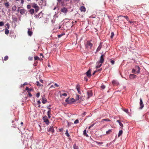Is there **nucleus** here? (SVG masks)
Returning a JSON list of instances; mask_svg holds the SVG:
<instances>
[{"label": "nucleus", "instance_id": "obj_42", "mask_svg": "<svg viewBox=\"0 0 149 149\" xmlns=\"http://www.w3.org/2000/svg\"><path fill=\"white\" fill-rule=\"evenodd\" d=\"M40 103H41V102L39 100L37 101V104L39 105L38 106L39 107H40Z\"/></svg>", "mask_w": 149, "mask_h": 149}, {"label": "nucleus", "instance_id": "obj_32", "mask_svg": "<svg viewBox=\"0 0 149 149\" xmlns=\"http://www.w3.org/2000/svg\"><path fill=\"white\" fill-rule=\"evenodd\" d=\"M9 32V31L8 30V29H6L5 31V34L6 35H7L8 34Z\"/></svg>", "mask_w": 149, "mask_h": 149}, {"label": "nucleus", "instance_id": "obj_51", "mask_svg": "<svg viewBox=\"0 0 149 149\" xmlns=\"http://www.w3.org/2000/svg\"><path fill=\"white\" fill-rule=\"evenodd\" d=\"M6 26H7L8 29H9L10 27L9 24L8 23H7L6 24Z\"/></svg>", "mask_w": 149, "mask_h": 149}, {"label": "nucleus", "instance_id": "obj_57", "mask_svg": "<svg viewBox=\"0 0 149 149\" xmlns=\"http://www.w3.org/2000/svg\"><path fill=\"white\" fill-rule=\"evenodd\" d=\"M138 72H137V73H139L140 72V68L139 67H138Z\"/></svg>", "mask_w": 149, "mask_h": 149}, {"label": "nucleus", "instance_id": "obj_62", "mask_svg": "<svg viewBox=\"0 0 149 149\" xmlns=\"http://www.w3.org/2000/svg\"><path fill=\"white\" fill-rule=\"evenodd\" d=\"M40 82L42 83H43V80H42V79H40Z\"/></svg>", "mask_w": 149, "mask_h": 149}, {"label": "nucleus", "instance_id": "obj_48", "mask_svg": "<svg viewBox=\"0 0 149 149\" xmlns=\"http://www.w3.org/2000/svg\"><path fill=\"white\" fill-rule=\"evenodd\" d=\"M40 93H38L36 94V97H39L40 96Z\"/></svg>", "mask_w": 149, "mask_h": 149}, {"label": "nucleus", "instance_id": "obj_38", "mask_svg": "<svg viewBox=\"0 0 149 149\" xmlns=\"http://www.w3.org/2000/svg\"><path fill=\"white\" fill-rule=\"evenodd\" d=\"M102 120V121H110V120L108 118L103 119Z\"/></svg>", "mask_w": 149, "mask_h": 149}, {"label": "nucleus", "instance_id": "obj_23", "mask_svg": "<svg viewBox=\"0 0 149 149\" xmlns=\"http://www.w3.org/2000/svg\"><path fill=\"white\" fill-rule=\"evenodd\" d=\"M35 12V10L34 9H31L30 10H29V12L31 14V15H33V14Z\"/></svg>", "mask_w": 149, "mask_h": 149}, {"label": "nucleus", "instance_id": "obj_36", "mask_svg": "<svg viewBox=\"0 0 149 149\" xmlns=\"http://www.w3.org/2000/svg\"><path fill=\"white\" fill-rule=\"evenodd\" d=\"M114 35V33L113 32H111V36H110L111 38H113Z\"/></svg>", "mask_w": 149, "mask_h": 149}, {"label": "nucleus", "instance_id": "obj_11", "mask_svg": "<svg viewBox=\"0 0 149 149\" xmlns=\"http://www.w3.org/2000/svg\"><path fill=\"white\" fill-rule=\"evenodd\" d=\"M47 109H49L48 111L47 112V114L48 118H50L51 116L50 115L51 114V109L50 108L47 107Z\"/></svg>", "mask_w": 149, "mask_h": 149}, {"label": "nucleus", "instance_id": "obj_21", "mask_svg": "<svg viewBox=\"0 0 149 149\" xmlns=\"http://www.w3.org/2000/svg\"><path fill=\"white\" fill-rule=\"evenodd\" d=\"M86 128L84 131L83 132V134L84 136H86L87 137H88V134L86 133Z\"/></svg>", "mask_w": 149, "mask_h": 149}, {"label": "nucleus", "instance_id": "obj_28", "mask_svg": "<svg viewBox=\"0 0 149 149\" xmlns=\"http://www.w3.org/2000/svg\"><path fill=\"white\" fill-rule=\"evenodd\" d=\"M58 2L59 3H61L62 4H63L64 2V1L63 0H58Z\"/></svg>", "mask_w": 149, "mask_h": 149}, {"label": "nucleus", "instance_id": "obj_13", "mask_svg": "<svg viewBox=\"0 0 149 149\" xmlns=\"http://www.w3.org/2000/svg\"><path fill=\"white\" fill-rule=\"evenodd\" d=\"M76 101L75 99L72 98L70 100V102L68 103V104H71L72 102Z\"/></svg>", "mask_w": 149, "mask_h": 149}, {"label": "nucleus", "instance_id": "obj_3", "mask_svg": "<svg viewBox=\"0 0 149 149\" xmlns=\"http://www.w3.org/2000/svg\"><path fill=\"white\" fill-rule=\"evenodd\" d=\"M43 119L44 122H45L47 125H48L49 124V122L47 116H45L43 117Z\"/></svg>", "mask_w": 149, "mask_h": 149}, {"label": "nucleus", "instance_id": "obj_4", "mask_svg": "<svg viewBox=\"0 0 149 149\" xmlns=\"http://www.w3.org/2000/svg\"><path fill=\"white\" fill-rule=\"evenodd\" d=\"M104 61V55H102L100 57V59L99 60V63H102Z\"/></svg>", "mask_w": 149, "mask_h": 149}, {"label": "nucleus", "instance_id": "obj_50", "mask_svg": "<svg viewBox=\"0 0 149 149\" xmlns=\"http://www.w3.org/2000/svg\"><path fill=\"white\" fill-rule=\"evenodd\" d=\"M31 5H27V8L28 9H30L31 8Z\"/></svg>", "mask_w": 149, "mask_h": 149}, {"label": "nucleus", "instance_id": "obj_61", "mask_svg": "<svg viewBox=\"0 0 149 149\" xmlns=\"http://www.w3.org/2000/svg\"><path fill=\"white\" fill-rule=\"evenodd\" d=\"M21 3L22 4H23L24 2V0H21Z\"/></svg>", "mask_w": 149, "mask_h": 149}, {"label": "nucleus", "instance_id": "obj_35", "mask_svg": "<svg viewBox=\"0 0 149 149\" xmlns=\"http://www.w3.org/2000/svg\"><path fill=\"white\" fill-rule=\"evenodd\" d=\"M28 85V84L27 82H25L23 85H21V87H22V86H24L25 85Z\"/></svg>", "mask_w": 149, "mask_h": 149}, {"label": "nucleus", "instance_id": "obj_6", "mask_svg": "<svg viewBox=\"0 0 149 149\" xmlns=\"http://www.w3.org/2000/svg\"><path fill=\"white\" fill-rule=\"evenodd\" d=\"M91 70L89 69L88 71L86 73V75L88 77H90L91 76Z\"/></svg>", "mask_w": 149, "mask_h": 149}, {"label": "nucleus", "instance_id": "obj_10", "mask_svg": "<svg viewBox=\"0 0 149 149\" xmlns=\"http://www.w3.org/2000/svg\"><path fill=\"white\" fill-rule=\"evenodd\" d=\"M140 104L141 106L140 108L141 109L143 108L144 107V104H143V102L142 100V99L141 98H140Z\"/></svg>", "mask_w": 149, "mask_h": 149}, {"label": "nucleus", "instance_id": "obj_33", "mask_svg": "<svg viewBox=\"0 0 149 149\" xmlns=\"http://www.w3.org/2000/svg\"><path fill=\"white\" fill-rule=\"evenodd\" d=\"M4 5L7 8H8L9 6V4L8 2L5 3Z\"/></svg>", "mask_w": 149, "mask_h": 149}, {"label": "nucleus", "instance_id": "obj_17", "mask_svg": "<svg viewBox=\"0 0 149 149\" xmlns=\"http://www.w3.org/2000/svg\"><path fill=\"white\" fill-rule=\"evenodd\" d=\"M80 10L81 12H85L86 11V8L84 6H81L80 8Z\"/></svg>", "mask_w": 149, "mask_h": 149}, {"label": "nucleus", "instance_id": "obj_12", "mask_svg": "<svg viewBox=\"0 0 149 149\" xmlns=\"http://www.w3.org/2000/svg\"><path fill=\"white\" fill-rule=\"evenodd\" d=\"M102 42H100V43L97 49L96 52H98L100 50L102 47Z\"/></svg>", "mask_w": 149, "mask_h": 149}, {"label": "nucleus", "instance_id": "obj_63", "mask_svg": "<svg viewBox=\"0 0 149 149\" xmlns=\"http://www.w3.org/2000/svg\"><path fill=\"white\" fill-rule=\"evenodd\" d=\"M95 123H93L90 126L91 127H93L95 125Z\"/></svg>", "mask_w": 149, "mask_h": 149}, {"label": "nucleus", "instance_id": "obj_60", "mask_svg": "<svg viewBox=\"0 0 149 149\" xmlns=\"http://www.w3.org/2000/svg\"><path fill=\"white\" fill-rule=\"evenodd\" d=\"M55 86L56 87H58V85L56 83H55L54 84Z\"/></svg>", "mask_w": 149, "mask_h": 149}, {"label": "nucleus", "instance_id": "obj_27", "mask_svg": "<svg viewBox=\"0 0 149 149\" xmlns=\"http://www.w3.org/2000/svg\"><path fill=\"white\" fill-rule=\"evenodd\" d=\"M65 134L67 137H70V136L68 133V130H66Z\"/></svg>", "mask_w": 149, "mask_h": 149}, {"label": "nucleus", "instance_id": "obj_16", "mask_svg": "<svg viewBox=\"0 0 149 149\" xmlns=\"http://www.w3.org/2000/svg\"><path fill=\"white\" fill-rule=\"evenodd\" d=\"M121 17V18L120 19H123L122 17H124L127 20V21H128V20H129V18H128V17L127 16H122V15H120L119 16H118V17Z\"/></svg>", "mask_w": 149, "mask_h": 149}, {"label": "nucleus", "instance_id": "obj_1", "mask_svg": "<svg viewBox=\"0 0 149 149\" xmlns=\"http://www.w3.org/2000/svg\"><path fill=\"white\" fill-rule=\"evenodd\" d=\"M32 6L35 9V10L36 12H37L39 9V7L38 6L37 4L36 3H33Z\"/></svg>", "mask_w": 149, "mask_h": 149}, {"label": "nucleus", "instance_id": "obj_8", "mask_svg": "<svg viewBox=\"0 0 149 149\" xmlns=\"http://www.w3.org/2000/svg\"><path fill=\"white\" fill-rule=\"evenodd\" d=\"M48 131L49 132H51L52 133H53L54 132V129L53 126H51L49 128V129L48 130Z\"/></svg>", "mask_w": 149, "mask_h": 149}, {"label": "nucleus", "instance_id": "obj_45", "mask_svg": "<svg viewBox=\"0 0 149 149\" xmlns=\"http://www.w3.org/2000/svg\"><path fill=\"white\" fill-rule=\"evenodd\" d=\"M4 25V23L3 22H0V26H2Z\"/></svg>", "mask_w": 149, "mask_h": 149}, {"label": "nucleus", "instance_id": "obj_30", "mask_svg": "<svg viewBox=\"0 0 149 149\" xmlns=\"http://www.w3.org/2000/svg\"><path fill=\"white\" fill-rule=\"evenodd\" d=\"M79 99V96L78 95H76L75 97V100L76 101L78 100Z\"/></svg>", "mask_w": 149, "mask_h": 149}, {"label": "nucleus", "instance_id": "obj_64", "mask_svg": "<svg viewBox=\"0 0 149 149\" xmlns=\"http://www.w3.org/2000/svg\"><path fill=\"white\" fill-rule=\"evenodd\" d=\"M117 122H118L119 123H120V122L119 120H117Z\"/></svg>", "mask_w": 149, "mask_h": 149}, {"label": "nucleus", "instance_id": "obj_15", "mask_svg": "<svg viewBox=\"0 0 149 149\" xmlns=\"http://www.w3.org/2000/svg\"><path fill=\"white\" fill-rule=\"evenodd\" d=\"M136 76L134 74H130V79H134L136 78Z\"/></svg>", "mask_w": 149, "mask_h": 149}, {"label": "nucleus", "instance_id": "obj_31", "mask_svg": "<svg viewBox=\"0 0 149 149\" xmlns=\"http://www.w3.org/2000/svg\"><path fill=\"white\" fill-rule=\"evenodd\" d=\"M17 7L16 6H14L12 7V9L13 10L15 11L16 10Z\"/></svg>", "mask_w": 149, "mask_h": 149}, {"label": "nucleus", "instance_id": "obj_22", "mask_svg": "<svg viewBox=\"0 0 149 149\" xmlns=\"http://www.w3.org/2000/svg\"><path fill=\"white\" fill-rule=\"evenodd\" d=\"M112 132V130L109 129L108 131H107L106 132V135H108L109 134H111Z\"/></svg>", "mask_w": 149, "mask_h": 149}, {"label": "nucleus", "instance_id": "obj_5", "mask_svg": "<svg viewBox=\"0 0 149 149\" xmlns=\"http://www.w3.org/2000/svg\"><path fill=\"white\" fill-rule=\"evenodd\" d=\"M61 10L62 12L65 14H66L68 11V9L65 7H63L61 8Z\"/></svg>", "mask_w": 149, "mask_h": 149}, {"label": "nucleus", "instance_id": "obj_18", "mask_svg": "<svg viewBox=\"0 0 149 149\" xmlns=\"http://www.w3.org/2000/svg\"><path fill=\"white\" fill-rule=\"evenodd\" d=\"M112 84L113 85H118V83L117 81L115 80H113L112 82Z\"/></svg>", "mask_w": 149, "mask_h": 149}, {"label": "nucleus", "instance_id": "obj_34", "mask_svg": "<svg viewBox=\"0 0 149 149\" xmlns=\"http://www.w3.org/2000/svg\"><path fill=\"white\" fill-rule=\"evenodd\" d=\"M69 97L66 99L65 100V101L67 103V104H68V103L70 102V100H69Z\"/></svg>", "mask_w": 149, "mask_h": 149}, {"label": "nucleus", "instance_id": "obj_59", "mask_svg": "<svg viewBox=\"0 0 149 149\" xmlns=\"http://www.w3.org/2000/svg\"><path fill=\"white\" fill-rule=\"evenodd\" d=\"M97 72V71H95L92 74L93 75H94L95 74V73Z\"/></svg>", "mask_w": 149, "mask_h": 149}, {"label": "nucleus", "instance_id": "obj_25", "mask_svg": "<svg viewBox=\"0 0 149 149\" xmlns=\"http://www.w3.org/2000/svg\"><path fill=\"white\" fill-rule=\"evenodd\" d=\"M36 84L37 86H43L41 84H40L38 81H37L36 82Z\"/></svg>", "mask_w": 149, "mask_h": 149}, {"label": "nucleus", "instance_id": "obj_44", "mask_svg": "<svg viewBox=\"0 0 149 149\" xmlns=\"http://www.w3.org/2000/svg\"><path fill=\"white\" fill-rule=\"evenodd\" d=\"M65 35V34L64 33H62L61 34H60V35H58V38H60L62 36H63V35Z\"/></svg>", "mask_w": 149, "mask_h": 149}, {"label": "nucleus", "instance_id": "obj_53", "mask_svg": "<svg viewBox=\"0 0 149 149\" xmlns=\"http://www.w3.org/2000/svg\"><path fill=\"white\" fill-rule=\"evenodd\" d=\"M123 110L125 112L127 113H128V111L127 109H124Z\"/></svg>", "mask_w": 149, "mask_h": 149}, {"label": "nucleus", "instance_id": "obj_20", "mask_svg": "<svg viewBox=\"0 0 149 149\" xmlns=\"http://www.w3.org/2000/svg\"><path fill=\"white\" fill-rule=\"evenodd\" d=\"M42 103L43 104H45L47 102V100L46 98L44 97H42Z\"/></svg>", "mask_w": 149, "mask_h": 149}, {"label": "nucleus", "instance_id": "obj_47", "mask_svg": "<svg viewBox=\"0 0 149 149\" xmlns=\"http://www.w3.org/2000/svg\"><path fill=\"white\" fill-rule=\"evenodd\" d=\"M79 123V120L78 119L76 120L74 122V124H77Z\"/></svg>", "mask_w": 149, "mask_h": 149}, {"label": "nucleus", "instance_id": "obj_40", "mask_svg": "<svg viewBox=\"0 0 149 149\" xmlns=\"http://www.w3.org/2000/svg\"><path fill=\"white\" fill-rule=\"evenodd\" d=\"M8 58V56H6L4 58V60L5 61L7 60Z\"/></svg>", "mask_w": 149, "mask_h": 149}, {"label": "nucleus", "instance_id": "obj_26", "mask_svg": "<svg viewBox=\"0 0 149 149\" xmlns=\"http://www.w3.org/2000/svg\"><path fill=\"white\" fill-rule=\"evenodd\" d=\"M123 132V131L122 130H120L119 131L118 135V137H119L120 136H121Z\"/></svg>", "mask_w": 149, "mask_h": 149}, {"label": "nucleus", "instance_id": "obj_52", "mask_svg": "<svg viewBox=\"0 0 149 149\" xmlns=\"http://www.w3.org/2000/svg\"><path fill=\"white\" fill-rule=\"evenodd\" d=\"M28 95H29V97H31L32 96V95L29 92H28Z\"/></svg>", "mask_w": 149, "mask_h": 149}, {"label": "nucleus", "instance_id": "obj_46", "mask_svg": "<svg viewBox=\"0 0 149 149\" xmlns=\"http://www.w3.org/2000/svg\"><path fill=\"white\" fill-rule=\"evenodd\" d=\"M96 143L98 145H101L102 143V142H98L96 141Z\"/></svg>", "mask_w": 149, "mask_h": 149}, {"label": "nucleus", "instance_id": "obj_49", "mask_svg": "<svg viewBox=\"0 0 149 149\" xmlns=\"http://www.w3.org/2000/svg\"><path fill=\"white\" fill-rule=\"evenodd\" d=\"M110 62L112 65L114 64L115 63V61L113 60H111Z\"/></svg>", "mask_w": 149, "mask_h": 149}, {"label": "nucleus", "instance_id": "obj_2", "mask_svg": "<svg viewBox=\"0 0 149 149\" xmlns=\"http://www.w3.org/2000/svg\"><path fill=\"white\" fill-rule=\"evenodd\" d=\"M93 46L92 43L89 41H87L85 46L86 48H89L91 49Z\"/></svg>", "mask_w": 149, "mask_h": 149}, {"label": "nucleus", "instance_id": "obj_29", "mask_svg": "<svg viewBox=\"0 0 149 149\" xmlns=\"http://www.w3.org/2000/svg\"><path fill=\"white\" fill-rule=\"evenodd\" d=\"M28 33L29 36H31L32 34V32L29 30L28 31Z\"/></svg>", "mask_w": 149, "mask_h": 149}, {"label": "nucleus", "instance_id": "obj_56", "mask_svg": "<svg viewBox=\"0 0 149 149\" xmlns=\"http://www.w3.org/2000/svg\"><path fill=\"white\" fill-rule=\"evenodd\" d=\"M119 124L121 127H123V125L121 122L119 123Z\"/></svg>", "mask_w": 149, "mask_h": 149}, {"label": "nucleus", "instance_id": "obj_43", "mask_svg": "<svg viewBox=\"0 0 149 149\" xmlns=\"http://www.w3.org/2000/svg\"><path fill=\"white\" fill-rule=\"evenodd\" d=\"M33 57H32L29 56L28 58V59L29 61H32L33 60Z\"/></svg>", "mask_w": 149, "mask_h": 149}, {"label": "nucleus", "instance_id": "obj_9", "mask_svg": "<svg viewBox=\"0 0 149 149\" xmlns=\"http://www.w3.org/2000/svg\"><path fill=\"white\" fill-rule=\"evenodd\" d=\"M80 86L79 84H77L76 86V88L77 90L78 93L79 94H81V92L80 89Z\"/></svg>", "mask_w": 149, "mask_h": 149}, {"label": "nucleus", "instance_id": "obj_19", "mask_svg": "<svg viewBox=\"0 0 149 149\" xmlns=\"http://www.w3.org/2000/svg\"><path fill=\"white\" fill-rule=\"evenodd\" d=\"M19 11L20 13L22 15H23L25 13V10L24 9H21Z\"/></svg>", "mask_w": 149, "mask_h": 149}, {"label": "nucleus", "instance_id": "obj_37", "mask_svg": "<svg viewBox=\"0 0 149 149\" xmlns=\"http://www.w3.org/2000/svg\"><path fill=\"white\" fill-rule=\"evenodd\" d=\"M74 149H78L77 146L75 144H74L73 146Z\"/></svg>", "mask_w": 149, "mask_h": 149}, {"label": "nucleus", "instance_id": "obj_7", "mask_svg": "<svg viewBox=\"0 0 149 149\" xmlns=\"http://www.w3.org/2000/svg\"><path fill=\"white\" fill-rule=\"evenodd\" d=\"M88 95V99L90 97L92 96L93 95V93L92 91H88L87 92Z\"/></svg>", "mask_w": 149, "mask_h": 149}, {"label": "nucleus", "instance_id": "obj_41", "mask_svg": "<svg viewBox=\"0 0 149 149\" xmlns=\"http://www.w3.org/2000/svg\"><path fill=\"white\" fill-rule=\"evenodd\" d=\"M40 13L38 14V15H36L34 16L36 18H38L39 17V15H40Z\"/></svg>", "mask_w": 149, "mask_h": 149}, {"label": "nucleus", "instance_id": "obj_14", "mask_svg": "<svg viewBox=\"0 0 149 149\" xmlns=\"http://www.w3.org/2000/svg\"><path fill=\"white\" fill-rule=\"evenodd\" d=\"M102 63H99V61H97V65L96 67V68H100L102 65Z\"/></svg>", "mask_w": 149, "mask_h": 149}, {"label": "nucleus", "instance_id": "obj_58", "mask_svg": "<svg viewBox=\"0 0 149 149\" xmlns=\"http://www.w3.org/2000/svg\"><path fill=\"white\" fill-rule=\"evenodd\" d=\"M135 69H133L132 70V73H134L135 72Z\"/></svg>", "mask_w": 149, "mask_h": 149}, {"label": "nucleus", "instance_id": "obj_39", "mask_svg": "<svg viewBox=\"0 0 149 149\" xmlns=\"http://www.w3.org/2000/svg\"><path fill=\"white\" fill-rule=\"evenodd\" d=\"M40 58L38 56H36L34 57V61H36L37 60H39Z\"/></svg>", "mask_w": 149, "mask_h": 149}, {"label": "nucleus", "instance_id": "obj_54", "mask_svg": "<svg viewBox=\"0 0 149 149\" xmlns=\"http://www.w3.org/2000/svg\"><path fill=\"white\" fill-rule=\"evenodd\" d=\"M101 87L102 89H104L105 88V86L103 85H102L101 86Z\"/></svg>", "mask_w": 149, "mask_h": 149}, {"label": "nucleus", "instance_id": "obj_55", "mask_svg": "<svg viewBox=\"0 0 149 149\" xmlns=\"http://www.w3.org/2000/svg\"><path fill=\"white\" fill-rule=\"evenodd\" d=\"M62 95L64 96H66L67 95V94L66 93H64L62 94Z\"/></svg>", "mask_w": 149, "mask_h": 149}, {"label": "nucleus", "instance_id": "obj_24", "mask_svg": "<svg viewBox=\"0 0 149 149\" xmlns=\"http://www.w3.org/2000/svg\"><path fill=\"white\" fill-rule=\"evenodd\" d=\"M25 90L27 91L28 92H30V91H31L33 89L32 88H29L28 87H26Z\"/></svg>", "mask_w": 149, "mask_h": 149}]
</instances>
